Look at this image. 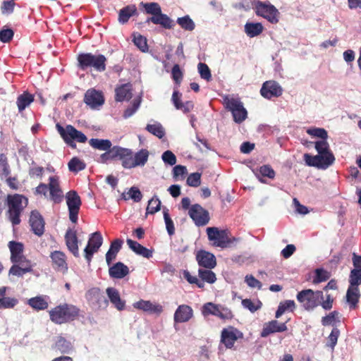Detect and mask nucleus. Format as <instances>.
<instances>
[{"label":"nucleus","instance_id":"6e6d98bb","mask_svg":"<svg viewBox=\"0 0 361 361\" xmlns=\"http://www.w3.org/2000/svg\"><path fill=\"white\" fill-rule=\"evenodd\" d=\"M316 276L313 280L314 283H318L322 281H327L331 275L330 273L323 269H316Z\"/></svg>","mask_w":361,"mask_h":361},{"label":"nucleus","instance_id":"49530a36","mask_svg":"<svg viewBox=\"0 0 361 361\" xmlns=\"http://www.w3.org/2000/svg\"><path fill=\"white\" fill-rule=\"evenodd\" d=\"M307 133L312 137L320 138L319 140H326L328 139V133L324 128H311L306 130Z\"/></svg>","mask_w":361,"mask_h":361},{"label":"nucleus","instance_id":"c03bdc74","mask_svg":"<svg viewBox=\"0 0 361 361\" xmlns=\"http://www.w3.org/2000/svg\"><path fill=\"white\" fill-rule=\"evenodd\" d=\"M68 169L73 173H78L85 169V164L78 157L72 158L68 164Z\"/></svg>","mask_w":361,"mask_h":361},{"label":"nucleus","instance_id":"5701e85b","mask_svg":"<svg viewBox=\"0 0 361 361\" xmlns=\"http://www.w3.org/2000/svg\"><path fill=\"white\" fill-rule=\"evenodd\" d=\"M8 287H0V309H13L18 304V300L14 297H6Z\"/></svg>","mask_w":361,"mask_h":361},{"label":"nucleus","instance_id":"72a5a7b5","mask_svg":"<svg viewBox=\"0 0 361 361\" xmlns=\"http://www.w3.org/2000/svg\"><path fill=\"white\" fill-rule=\"evenodd\" d=\"M319 157L318 161H319V169H326L331 166L335 161V157L333 152H324V154H317Z\"/></svg>","mask_w":361,"mask_h":361},{"label":"nucleus","instance_id":"13d9d810","mask_svg":"<svg viewBox=\"0 0 361 361\" xmlns=\"http://www.w3.org/2000/svg\"><path fill=\"white\" fill-rule=\"evenodd\" d=\"M140 105V99H135L132 104V105L129 107H128L124 113H123V117L125 118H130L132 116L138 109Z\"/></svg>","mask_w":361,"mask_h":361},{"label":"nucleus","instance_id":"58836bf2","mask_svg":"<svg viewBox=\"0 0 361 361\" xmlns=\"http://www.w3.org/2000/svg\"><path fill=\"white\" fill-rule=\"evenodd\" d=\"M55 347L63 354L68 353L73 348L71 342L61 336L58 338L55 343Z\"/></svg>","mask_w":361,"mask_h":361},{"label":"nucleus","instance_id":"4468645a","mask_svg":"<svg viewBox=\"0 0 361 361\" xmlns=\"http://www.w3.org/2000/svg\"><path fill=\"white\" fill-rule=\"evenodd\" d=\"M50 258L51 259L52 267L54 270L63 274L67 272L68 267L66 262V255L64 252L55 250L51 252Z\"/></svg>","mask_w":361,"mask_h":361},{"label":"nucleus","instance_id":"ea45409f","mask_svg":"<svg viewBox=\"0 0 361 361\" xmlns=\"http://www.w3.org/2000/svg\"><path fill=\"white\" fill-rule=\"evenodd\" d=\"M198 275L202 281L208 283H214L216 281L215 273L209 269H200L198 270Z\"/></svg>","mask_w":361,"mask_h":361},{"label":"nucleus","instance_id":"5fc2aeb1","mask_svg":"<svg viewBox=\"0 0 361 361\" xmlns=\"http://www.w3.org/2000/svg\"><path fill=\"white\" fill-rule=\"evenodd\" d=\"M161 207V201L157 197H152L148 202V205L147 207V214H154L158 212L160 209Z\"/></svg>","mask_w":361,"mask_h":361},{"label":"nucleus","instance_id":"338daca9","mask_svg":"<svg viewBox=\"0 0 361 361\" xmlns=\"http://www.w3.org/2000/svg\"><path fill=\"white\" fill-rule=\"evenodd\" d=\"M13 35L14 32L11 29H1L0 30V40L4 43L8 42L13 38Z\"/></svg>","mask_w":361,"mask_h":361},{"label":"nucleus","instance_id":"b1692460","mask_svg":"<svg viewBox=\"0 0 361 361\" xmlns=\"http://www.w3.org/2000/svg\"><path fill=\"white\" fill-rule=\"evenodd\" d=\"M109 274L113 279H123L129 274V268L123 262H118L109 267Z\"/></svg>","mask_w":361,"mask_h":361},{"label":"nucleus","instance_id":"bb28decb","mask_svg":"<svg viewBox=\"0 0 361 361\" xmlns=\"http://www.w3.org/2000/svg\"><path fill=\"white\" fill-rule=\"evenodd\" d=\"M106 294L114 307L119 311L124 310L126 302L121 300L119 292L114 288H108Z\"/></svg>","mask_w":361,"mask_h":361},{"label":"nucleus","instance_id":"a211bd4d","mask_svg":"<svg viewBox=\"0 0 361 361\" xmlns=\"http://www.w3.org/2000/svg\"><path fill=\"white\" fill-rule=\"evenodd\" d=\"M66 245L68 250L75 257L80 256L78 250V238L77 233L72 228H68L65 235Z\"/></svg>","mask_w":361,"mask_h":361},{"label":"nucleus","instance_id":"e433bc0d","mask_svg":"<svg viewBox=\"0 0 361 361\" xmlns=\"http://www.w3.org/2000/svg\"><path fill=\"white\" fill-rule=\"evenodd\" d=\"M68 137L78 142L84 143L87 140L86 135L71 125H68Z\"/></svg>","mask_w":361,"mask_h":361},{"label":"nucleus","instance_id":"e2e57ef3","mask_svg":"<svg viewBox=\"0 0 361 361\" xmlns=\"http://www.w3.org/2000/svg\"><path fill=\"white\" fill-rule=\"evenodd\" d=\"M319 157H317V155L312 156L309 154H304V160L305 161V164L309 166H314L319 169V161H318V159Z\"/></svg>","mask_w":361,"mask_h":361},{"label":"nucleus","instance_id":"9b49d317","mask_svg":"<svg viewBox=\"0 0 361 361\" xmlns=\"http://www.w3.org/2000/svg\"><path fill=\"white\" fill-rule=\"evenodd\" d=\"M102 244V237L101 233L94 232L89 239L87 245L84 250L85 257L88 263L91 262L93 254L97 252Z\"/></svg>","mask_w":361,"mask_h":361},{"label":"nucleus","instance_id":"864d4df0","mask_svg":"<svg viewBox=\"0 0 361 361\" xmlns=\"http://www.w3.org/2000/svg\"><path fill=\"white\" fill-rule=\"evenodd\" d=\"M314 148L317 152V154H324V152H332L327 140L316 141L314 142Z\"/></svg>","mask_w":361,"mask_h":361},{"label":"nucleus","instance_id":"20e7f679","mask_svg":"<svg viewBox=\"0 0 361 361\" xmlns=\"http://www.w3.org/2000/svg\"><path fill=\"white\" fill-rule=\"evenodd\" d=\"M252 6L257 16L265 18L272 24H276L279 22L280 13L269 1L253 0Z\"/></svg>","mask_w":361,"mask_h":361},{"label":"nucleus","instance_id":"2f4dec72","mask_svg":"<svg viewBox=\"0 0 361 361\" xmlns=\"http://www.w3.org/2000/svg\"><path fill=\"white\" fill-rule=\"evenodd\" d=\"M89 144L93 149L100 151H106L112 147V143L108 139L92 138L89 140Z\"/></svg>","mask_w":361,"mask_h":361},{"label":"nucleus","instance_id":"f704fd0d","mask_svg":"<svg viewBox=\"0 0 361 361\" xmlns=\"http://www.w3.org/2000/svg\"><path fill=\"white\" fill-rule=\"evenodd\" d=\"M33 101V95L28 92H24L23 94L19 95L16 101V104L18 106V111L21 112L26 107H27Z\"/></svg>","mask_w":361,"mask_h":361},{"label":"nucleus","instance_id":"c85d7f7f","mask_svg":"<svg viewBox=\"0 0 361 361\" xmlns=\"http://www.w3.org/2000/svg\"><path fill=\"white\" fill-rule=\"evenodd\" d=\"M359 298L360 291L358 287L350 285L347 290L346 298L347 302L349 303L350 307L351 309H355L359 301Z\"/></svg>","mask_w":361,"mask_h":361},{"label":"nucleus","instance_id":"0eeeda50","mask_svg":"<svg viewBox=\"0 0 361 361\" xmlns=\"http://www.w3.org/2000/svg\"><path fill=\"white\" fill-rule=\"evenodd\" d=\"M202 313L204 316L214 315L223 320L231 319L233 317L232 311L221 305L213 302L205 303L202 308Z\"/></svg>","mask_w":361,"mask_h":361},{"label":"nucleus","instance_id":"7ed1b4c3","mask_svg":"<svg viewBox=\"0 0 361 361\" xmlns=\"http://www.w3.org/2000/svg\"><path fill=\"white\" fill-rule=\"evenodd\" d=\"M106 58L103 54H92V53H81L78 56V67L82 71L93 68L98 72L106 69Z\"/></svg>","mask_w":361,"mask_h":361},{"label":"nucleus","instance_id":"c9c22d12","mask_svg":"<svg viewBox=\"0 0 361 361\" xmlns=\"http://www.w3.org/2000/svg\"><path fill=\"white\" fill-rule=\"evenodd\" d=\"M149 152L147 149H142L136 152L133 156V162L135 167L143 166L147 162Z\"/></svg>","mask_w":361,"mask_h":361},{"label":"nucleus","instance_id":"79ce46f5","mask_svg":"<svg viewBox=\"0 0 361 361\" xmlns=\"http://www.w3.org/2000/svg\"><path fill=\"white\" fill-rule=\"evenodd\" d=\"M122 196L126 200L131 199L135 202H140L142 197L139 188L135 186L130 188L127 193H123Z\"/></svg>","mask_w":361,"mask_h":361},{"label":"nucleus","instance_id":"69168bd1","mask_svg":"<svg viewBox=\"0 0 361 361\" xmlns=\"http://www.w3.org/2000/svg\"><path fill=\"white\" fill-rule=\"evenodd\" d=\"M259 173L264 176L273 179L275 177V171L269 165H263L259 169Z\"/></svg>","mask_w":361,"mask_h":361},{"label":"nucleus","instance_id":"2eb2a0df","mask_svg":"<svg viewBox=\"0 0 361 361\" xmlns=\"http://www.w3.org/2000/svg\"><path fill=\"white\" fill-rule=\"evenodd\" d=\"M49 191L50 199L55 203H60L63 199V191L60 188L59 178L56 176L49 178Z\"/></svg>","mask_w":361,"mask_h":361},{"label":"nucleus","instance_id":"423d86ee","mask_svg":"<svg viewBox=\"0 0 361 361\" xmlns=\"http://www.w3.org/2000/svg\"><path fill=\"white\" fill-rule=\"evenodd\" d=\"M224 102L226 108L232 113L235 123H240L246 119L247 112L240 99L226 97Z\"/></svg>","mask_w":361,"mask_h":361},{"label":"nucleus","instance_id":"a19ab883","mask_svg":"<svg viewBox=\"0 0 361 361\" xmlns=\"http://www.w3.org/2000/svg\"><path fill=\"white\" fill-rule=\"evenodd\" d=\"M140 6L145 8L147 14L156 16L161 11L160 5L157 2L144 3L141 2Z\"/></svg>","mask_w":361,"mask_h":361},{"label":"nucleus","instance_id":"bf43d9fd","mask_svg":"<svg viewBox=\"0 0 361 361\" xmlns=\"http://www.w3.org/2000/svg\"><path fill=\"white\" fill-rule=\"evenodd\" d=\"M242 305L251 312H255L261 308L262 302L258 301L257 304H255L250 299H244L242 300Z\"/></svg>","mask_w":361,"mask_h":361},{"label":"nucleus","instance_id":"0e129e2a","mask_svg":"<svg viewBox=\"0 0 361 361\" xmlns=\"http://www.w3.org/2000/svg\"><path fill=\"white\" fill-rule=\"evenodd\" d=\"M121 164L125 169L135 168L133 162V152L131 149H129V153H128V155L123 159Z\"/></svg>","mask_w":361,"mask_h":361},{"label":"nucleus","instance_id":"9d476101","mask_svg":"<svg viewBox=\"0 0 361 361\" xmlns=\"http://www.w3.org/2000/svg\"><path fill=\"white\" fill-rule=\"evenodd\" d=\"M207 233L209 240L213 241V244L217 247L227 246L230 243V240L225 230H219L217 227H207Z\"/></svg>","mask_w":361,"mask_h":361},{"label":"nucleus","instance_id":"cd10ccee","mask_svg":"<svg viewBox=\"0 0 361 361\" xmlns=\"http://www.w3.org/2000/svg\"><path fill=\"white\" fill-rule=\"evenodd\" d=\"M127 244L128 245L129 247L137 255H139L147 259L152 257V250H149L147 247L142 246L139 243L131 239H128Z\"/></svg>","mask_w":361,"mask_h":361},{"label":"nucleus","instance_id":"f3484780","mask_svg":"<svg viewBox=\"0 0 361 361\" xmlns=\"http://www.w3.org/2000/svg\"><path fill=\"white\" fill-rule=\"evenodd\" d=\"M287 329L288 327L286 323H280L276 319L271 320L264 324L260 336L262 338H266L271 334L283 332Z\"/></svg>","mask_w":361,"mask_h":361},{"label":"nucleus","instance_id":"aec40b11","mask_svg":"<svg viewBox=\"0 0 361 361\" xmlns=\"http://www.w3.org/2000/svg\"><path fill=\"white\" fill-rule=\"evenodd\" d=\"M193 316L192 307L187 305H181L178 307L173 319L176 323H183L188 322Z\"/></svg>","mask_w":361,"mask_h":361},{"label":"nucleus","instance_id":"8fccbe9b","mask_svg":"<svg viewBox=\"0 0 361 361\" xmlns=\"http://www.w3.org/2000/svg\"><path fill=\"white\" fill-rule=\"evenodd\" d=\"M198 72L201 78L210 81L212 80V74L209 66L204 63H199L197 65Z\"/></svg>","mask_w":361,"mask_h":361},{"label":"nucleus","instance_id":"4be33fe9","mask_svg":"<svg viewBox=\"0 0 361 361\" xmlns=\"http://www.w3.org/2000/svg\"><path fill=\"white\" fill-rule=\"evenodd\" d=\"M147 23L152 22L155 25H159L165 29H171L175 25L174 22L166 14L161 11L156 16H151L146 20Z\"/></svg>","mask_w":361,"mask_h":361},{"label":"nucleus","instance_id":"ddd939ff","mask_svg":"<svg viewBox=\"0 0 361 361\" xmlns=\"http://www.w3.org/2000/svg\"><path fill=\"white\" fill-rule=\"evenodd\" d=\"M195 258L200 267L212 269L216 266V259L214 254L204 250L196 252Z\"/></svg>","mask_w":361,"mask_h":361},{"label":"nucleus","instance_id":"473e14b6","mask_svg":"<svg viewBox=\"0 0 361 361\" xmlns=\"http://www.w3.org/2000/svg\"><path fill=\"white\" fill-rule=\"evenodd\" d=\"M27 304L35 310L40 311L48 308L49 304L42 296H36L30 298Z\"/></svg>","mask_w":361,"mask_h":361},{"label":"nucleus","instance_id":"de8ad7c7","mask_svg":"<svg viewBox=\"0 0 361 361\" xmlns=\"http://www.w3.org/2000/svg\"><path fill=\"white\" fill-rule=\"evenodd\" d=\"M111 152L113 160L119 159L122 161L129 153V149L120 146H114L111 147Z\"/></svg>","mask_w":361,"mask_h":361},{"label":"nucleus","instance_id":"4c0bfd02","mask_svg":"<svg viewBox=\"0 0 361 361\" xmlns=\"http://www.w3.org/2000/svg\"><path fill=\"white\" fill-rule=\"evenodd\" d=\"M145 129L149 133L157 136L160 139L165 135L164 128L159 122H154L153 124H147Z\"/></svg>","mask_w":361,"mask_h":361},{"label":"nucleus","instance_id":"f8f14e48","mask_svg":"<svg viewBox=\"0 0 361 361\" xmlns=\"http://www.w3.org/2000/svg\"><path fill=\"white\" fill-rule=\"evenodd\" d=\"M283 90L281 85L274 80L266 81L260 90L261 95L266 99L278 97L282 94Z\"/></svg>","mask_w":361,"mask_h":361},{"label":"nucleus","instance_id":"f257e3e1","mask_svg":"<svg viewBox=\"0 0 361 361\" xmlns=\"http://www.w3.org/2000/svg\"><path fill=\"white\" fill-rule=\"evenodd\" d=\"M80 314V309L72 304L62 303L49 311L50 320L56 324H63L75 320Z\"/></svg>","mask_w":361,"mask_h":361},{"label":"nucleus","instance_id":"09e8293b","mask_svg":"<svg viewBox=\"0 0 361 361\" xmlns=\"http://www.w3.org/2000/svg\"><path fill=\"white\" fill-rule=\"evenodd\" d=\"M30 226H44L45 221L41 214L37 211L33 210L30 213Z\"/></svg>","mask_w":361,"mask_h":361},{"label":"nucleus","instance_id":"393cba45","mask_svg":"<svg viewBox=\"0 0 361 361\" xmlns=\"http://www.w3.org/2000/svg\"><path fill=\"white\" fill-rule=\"evenodd\" d=\"M115 92L116 102L128 101L133 97L132 85L130 83L121 85L116 88Z\"/></svg>","mask_w":361,"mask_h":361},{"label":"nucleus","instance_id":"1a4fd4ad","mask_svg":"<svg viewBox=\"0 0 361 361\" xmlns=\"http://www.w3.org/2000/svg\"><path fill=\"white\" fill-rule=\"evenodd\" d=\"M188 214L196 226H205L210 219L209 212L199 204H192Z\"/></svg>","mask_w":361,"mask_h":361},{"label":"nucleus","instance_id":"774afa93","mask_svg":"<svg viewBox=\"0 0 361 361\" xmlns=\"http://www.w3.org/2000/svg\"><path fill=\"white\" fill-rule=\"evenodd\" d=\"M172 78L176 83L180 84L183 79V73L179 65L175 64L171 70Z\"/></svg>","mask_w":361,"mask_h":361},{"label":"nucleus","instance_id":"052dcab7","mask_svg":"<svg viewBox=\"0 0 361 361\" xmlns=\"http://www.w3.org/2000/svg\"><path fill=\"white\" fill-rule=\"evenodd\" d=\"M201 183V174L192 173L187 178V184L191 187H197Z\"/></svg>","mask_w":361,"mask_h":361},{"label":"nucleus","instance_id":"3c124183","mask_svg":"<svg viewBox=\"0 0 361 361\" xmlns=\"http://www.w3.org/2000/svg\"><path fill=\"white\" fill-rule=\"evenodd\" d=\"M350 285L357 287L361 284V270L353 269L350 271L349 276Z\"/></svg>","mask_w":361,"mask_h":361},{"label":"nucleus","instance_id":"a878e982","mask_svg":"<svg viewBox=\"0 0 361 361\" xmlns=\"http://www.w3.org/2000/svg\"><path fill=\"white\" fill-rule=\"evenodd\" d=\"M8 247L11 251V261L13 264L18 263L22 258L25 259V256L23 255V245L21 243L10 241Z\"/></svg>","mask_w":361,"mask_h":361},{"label":"nucleus","instance_id":"603ef678","mask_svg":"<svg viewBox=\"0 0 361 361\" xmlns=\"http://www.w3.org/2000/svg\"><path fill=\"white\" fill-rule=\"evenodd\" d=\"M133 42L135 45L142 52L148 51L147 39L141 35L134 36Z\"/></svg>","mask_w":361,"mask_h":361},{"label":"nucleus","instance_id":"6ab92c4d","mask_svg":"<svg viewBox=\"0 0 361 361\" xmlns=\"http://www.w3.org/2000/svg\"><path fill=\"white\" fill-rule=\"evenodd\" d=\"M84 102L92 109L102 106L104 99L101 92L95 90H89L85 94Z\"/></svg>","mask_w":361,"mask_h":361},{"label":"nucleus","instance_id":"6e6552de","mask_svg":"<svg viewBox=\"0 0 361 361\" xmlns=\"http://www.w3.org/2000/svg\"><path fill=\"white\" fill-rule=\"evenodd\" d=\"M66 198L68 207L69 219L73 224H76L81 205L80 197L75 190H71L66 194Z\"/></svg>","mask_w":361,"mask_h":361},{"label":"nucleus","instance_id":"37998d69","mask_svg":"<svg viewBox=\"0 0 361 361\" xmlns=\"http://www.w3.org/2000/svg\"><path fill=\"white\" fill-rule=\"evenodd\" d=\"M177 23L185 30L192 31L195 27L194 21L189 16L178 18Z\"/></svg>","mask_w":361,"mask_h":361},{"label":"nucleus","instance_id":"412c9836","mask_svg":"<svg viewBox=\"0 0 361 361\" xmlns=\"http://www.w3.org/2000/svg\"><path fill=\"white\" fill-rule=\"evenodd\" d=\"M86 298L89 302L92 305H97L99 307L102 305V303H104L105 306L108 304L107 300L103 295L99 288H92L90 289L86 293Z\"/></svg>","mask_w":361,"mask_h":361},{"label":"nucleus","instance_id":"f03ea898","mask_svg":"<svg viewBox=\"0 0 361 361\" xmlns=\"http://www.w3.org/2000/svg\"><path fill=\"white\" fill-rule=\"evenodd\" d=\"M6 202V216L8 220L13 226L18 225L20 223V216L28 204V199L20 194L8 195Z\"/></svg>","mask_w":361,"mask_h":361},{"label":"nucleus","instance_id":"a18cd8bd","mask_svg":"<svg viewBox=\"0 0 361 361\" xmlns=\"http://www.w3.org/2000/svg\"><path fill=\"white\" fill-rule=\"evenodd\" d=\"M32 265H27L25 267H21L18 265L13 264L9 269L8 274L17 276H23L25 274L32 272Z\"/></svg>","mask_w":361,"mask_h":361},{"label":"nucleus","instance_id":"680f3d73","mask_svg":"<svg viewBox=\"0 0 361 361\" xmlns=\"http://www.w3.org/2000/svg\"><path fill=\"white\" fill-rule=\"evenodd\" d=\"M161 159L165 164L170 166H173L176 163V157L170 150L165 151L161 155Z\"/></svg>","mask_w":361,"mask_h":361},{"label":"nucleus","instance_id":"dca6fc26","mask_svg":"<svg viewBox=\"0 0 361 361\" xmlns=\"http://www.w3.org/2000/svg\"><path fill=\"white\" fill-rule=\"evenodd\" d=\"M242 336L243 334L240 331L233 326H230L222 330L221 341L227 348H231L237 339Z\"/></svg>","mask_w":361,"mask_h":361},{"label":"nucleus","instance_id":"7c9ffc66","mask_svg":"<svg viewBox=\"0 0 361 361\" xmlns=\"http://www.w3.org/2000/svg\"><path fill=\"white\" fill-rule=\"evenodd\" d=\"M137 13V8L135 5H128L120 10L118 13V21L124 24L128 21L130 18Z\"/></svg>","mask_w":361,"mask_h":361},{"label":"nucleus","instance_id":"39448f33","mask_svg":"<svg viewBox=\"0 0 361 361\" xmlns=\"http://www.w3.org/2000/svg\"><path fill=\"white\" fill-rule=\"evenodd\" d=\"M297 300L307 311H312L318 307L324 298L323 292L312 289L302 290L297 294Z\"/></svg>","mask_w":361,"mask_h":361},{"label":"nucleus","instance_id":"4d7b16f0","mask_svg":"<svg viewBox=\"0 0 361 361\" xmlns=\"http://www.w3.org/2000/svg\"><path fill=\"white\" fill-rule=\"evenodd\" d=\"M10 173L9 166L4 154H0V176L1 178L7 177Z\"/></svg>","mask_w":361,"mask_h":361},{"label":"nucleus","instance_id":"c756f323","mask_svg":"<svg viewBox=\"0 0 361 361\" xmlns=\"http://www.w3.org/2000/svg\"><path fill=\"white\" fill-rule=\"evenodd\" d=\"M245 32L250 37H255L259 35L263 30L261 23H246L244 26Z\"/></svg>","mask_w":361,"mask_h":361}]
</instances>
